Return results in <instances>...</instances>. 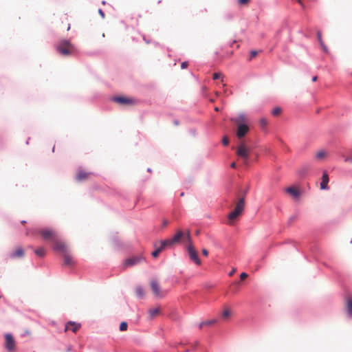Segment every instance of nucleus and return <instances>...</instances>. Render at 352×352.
<instances>
[{
  "instance_id": "42",
  "label": "nucleus",
  "mask_w": 352,
  "mask_h": 352,
  "mask_svg": "<svg viewBox=\"0 0 352 352\" xmlns=\"http://www.w3.org/2000/svg\"><path fill=\"white\" fill-rule=\"evenodd\" d=\"M345 162H351L352 163V157H348L345 159Z\"/></svg>"
},
{
  "instance_id": "26",
  "label": "nucleus",
  "mask_w": 352,
  "mask_h": 352,
  "mask_svg": "<svg viewBox=\"0 0 352 352\" xmlns=\"http://www.w3.org/2000/svg\"><path fill=\"white\" fill-rule=\"evenodd\" d=\"M281 111H282V110L280 107H275L272 111V114L274 116H277L280 114Z\"/></svg>"
},
{
  "instance_id": "5",
  "label": "nucleus",
  "mask_w": 352,
  "mask_h": 352,
  "mask_svg": "<svg viewBox=\"0 0 352 352\" xmlns=\"http://www.w3.org/2000/svg\"><path fill=\"white\" fill-rule=\"evenodd\" d=\"M183 236L184 232L182 230H178L172 239L161 241H160V243H162L165 248L170 247L172 245L179 242Z\"/></svg>"
},
{
  "instance_id": "10",
  "label": "nucleus",
  "mask_w": 352,
  "mask_h": 352,
  "mask_svg": "<svg viewBox=\"0 0 352 352\" xmlns=\"http://www.w3.org/2000/svg\"><path fill=\"white\" fill-rule=\"evenodd\" d=\"M142 260H143V257L141 256L129 258L125 260L124 266V267H132L140 263Z\"/></svg>"
},
{
  "instance_id": "25",
  "label": "nucleus",
  "mask_w": 352,
  "mask_h": 352,
  "mask_svg": "<svg viewBox=\"0 0 352 352\" xmlns=\"http://www.w3.org/2000/svg\"><path fill=\"white\" fill-rule=\"evenodd\" d=\"M327 156V153L324 151L323 150H321V151H319L316 155V157L318 159V160H322L323 158H324L325 157Z\"/></svg>"
},
{
  "instance_id": "15",
  "label": "nucleus",
  "mask_w": 352,
  "mask_h": 352,
  "mask_svg": "<svg viewBox=\"0 0 352 352\" xmlns=\"http://www.w3.org/2000/svg\"><path fill=\"white\" fill-rule=\"evenodd\" d=\"M114 100L122 104H133L134 103V100L131 98H126V97H117L114 99Z\"/></svg>"
},
{
  "instance_id": "18",
  "label": "nucleus",
  "mask_w": 352,
  "mask_h": 352,
  "mask_svg": "<svg viewBox=\"0 0 352 352\" xmlns=\"http://www.w3.org/2000/svg\"><path fill=\"white\" fill-rule=\"evenodd\" d=\"M182 239L184 242H186L187 247L188 245L192 244V242L191 238H190V230H187L186 233H184V236L182 237Z\"/></svg>"
},
{
  "instance_id": "6",
  "label": "nucleus",
  "mask_w": 352,
  "mask_h": 352,
  "mask_svg": "<svg viewBox=\"0 0 352 352\" xmlns=\"http://www.w3.org/2000/svg\"><path fill=\"white\" fill-rule=\"evenodd\" d=\"M236 154L240 157H241L246 164V161L248 160L250 155V148L242 143L238 146L236 149Z\"/></svg>"
},
{
  "instance_id": "17",
  "label": "nucleus",
  "mask_w": 352,
  "mask_h": 352,
  "mask_svg": "<svg viewBox=\"0 0 352 352\" xmlns=\"http://www.w3.org/2000/svg\"><path fill=\"white\" fill-rule=\"evenodd\" d=\"M23 255L24 251L22 248L19 247L15 251L10 254V257L14 258L17 257H22L23 256Z\"/></svg>"
},
{
  "instance_id": "14",
  "label": "nucleus",
  "mask_w": 352,
  "mask_h": 352,
  "mask_svg": "<svg viewBox=\"0 0 352 352\" xmlns=\"http://www.w3.org/2000/svg\"><path fill=\"white\" fill-rule=\"evenodd\" d=\"M80 327V324L74 322H69L65 324V331H72L76 333Z\"/></svg>"
},
{
  "instance_id": "35",
  "label": "nucleus",
  "mask_w": 352,
  "mask_h": 352,
  "mask_svg": "<svg viewBox=\"0 0 352 352\" xmlns=\"http://www.w3.org/2000/svg\"><path fill=\"white\" fill-rule=\"evenodd\" d=\"M257 54H258V52L257 51H252L250 52V59H252V58L256 57L257 56Z\"/></svg>"
},
{
  "instance_id": "33",
  "label": "nucleus",
  "mask_w": 352,
  "mask_h": 352,
  "mask_svg": "<svg viewBox=\"0 0 352 352\" xmlns=\"http://www.w3.org/2000/svg\"><path fill=\"white\" fill-rule=\"evenodd\" d=\"M221 76H222V74L221 73H214L213 74V79L214 80H217V79L220 78Z\"/></svg>"
},
{
  "instance_id": "30",
  "label": "nucleus",
  "mask_w": 352,
  "mask_h": 352,
  "mask_svg": "<svg viewBox=\"0 0 352 352\" xmlns=\"http://www.w3.org/2000/svg\"><path fill=\"white\" fill-rule=\"evenodd\" d=\"M230 310L229 309H226L222 313V317L223 318H227L230 316Z\"/></svg>"
},
{
  "instance_id": "24",
  "label": "nucleus",
  "mask_w": 352,
  "mask_h": 352,
  "mask_svg": "<svg viewBox=\"0 0 352 352\" xmlns=\"http://www.w3.org/2000/svg\"><path fill=\"white\" fill-rule=\"evenodd\" d=\"M347 312L349 315H352V299L349 298L346 301Z\"/></svg>"
},
{
  "instance_id": "40",
  "label": "nucleus",
  "mask_w": 352,
  "mask_h": 352,
  "mask_svg": "<svg viewBox=\"0 0 352 352\" xmlns=\"http://www.w3.org/2000/svg\"><path fill=\"white\" fill-rule=\"evenodd\" d=\"M240 4H245L249 2V0H239Z\"/></svg>"
},
{
  "instance_id": "37",
  "label": "nucleus",
  "mask_w": 352,
  "mask_h": 352,
  "mask_svg": "<svg viewBox=\"0 0 352 352\" xmlns=\"http://www.w3.org/2000/svg\"><path fill=\"white\" fill-rule=\"evenodd\" d=\"M320 46L322 47L323 51L325 52H328L327 47V46L324 45L323 42H321V43H320Z\"/></svg>"
},
{
  "instance_id": "44",
  "label": "nucleus",
  "mask_w": 352,
  "mask_h": 352,
  "mask_svg": "<svg viewBox=\"0 0 352 352\" xmlns=\"http://www.w3.org/2000/svg\"><path fill=\"white\" fill-rule=\"evenodd\" d=\"M98 12H99L100 14L102 16V17L104 18V14L103 11L101 9H99Z\"/></svg>"
},
{
  "instance_id": "21",
  "label": "nucleus",
  "mask_w": 352,
  "mask_h": 352,
  "mask_svg": "<svg viewBox=\"0 0 352 352\" xmlns=\"http://www.w3.org/2000/svg\"><path fill=\"white\" fill-rule=\"evenodd\" d=\"M160 312V307H155L149 309L148 314L151 318H154L157 316Z\"/></svg>"
},
{
  "instance_id": "16",
  "label": "nucleus",
  "mask_w": 352,
  "mask_h": 352,
  "mask_svg": "<svg viewBox=\"0 0 352 352\" xmlns=\"http://www.w3.org/2000/svg\"><path fill=\"white\" fill-rule=\"evenodd\" d=\"M328 183H329V176H328V174L326 172H324V173H323V175L322 177V181L320 182V188L322 190L327 189Z\"/></svg>"
},
{
  "instance_id": "48",
  "label": "nucleus",
  "mask_w": 352,
  "mask_h": 352,
  "mask_svg": "<svg viewBox=\"0 0 352 352\" xmlns=\"http://www.w3.org/2000/svg\"><path fill=\"white\" fill-rule=\"evenodd\" d=\"M70 30V24L68 25V27H67V30Z\"/></svg>"
},
{
  "instance_id": "12",
  "label": "nucleus",
  "mask_w": 352,
  "mask_h": 352,
  "mask_svg": "<svg viewBox=\"0 0 352 352\" xmlns=\"http://www.w3.org/2000/svg\"><path fill=\"white\" fill-rule=\"evenodd\" d=\"M92 173L89 172H85L84 170H79L76 175V180L78 182H83L90 178Z\"/></svg>"
},
{
  "instance_id": "11",
  "label": "nucleus",
  "mask_w": 352,
  "mask_h": 352,
  "mask_svg": "<svg viewBox=\"0 0 352 352\" xmlns=\"http://www.w3.org/2000/svg\"><path fill=\"white\" fill-rule=\"evenodd\" d=\"M63 259H64V265H68V266H73L75 265V261L70 254L69 251L64 253L63 254Z\"/></svg>"
},
{
  "instance_id": "19",
  "label": "nucleus",
  "mask_w": 352,
  "mask_h": 352,
  "mask_svg": "<svg viewBox=\"0 0 352 352\" xmlns=\"http://www.w3.org/2000/svg\"><path fill=\"white\" fill-rule=\"evenodd\" d=\"M286 192L293 196L294 197H298L299 195L298 190L294 187H289L286 189Z\"/></svg>"
},
{
  "instance_id": "36",
  "label": "nucleus",
  "mask_w": 352,
  "mask_h": 352,
  "mask_svg": "<svg viewBox=\"0 0 352 352\" xmlns=\"http://www.w3.org/2000/svg\"><path fill=\"white\" fill-rule=\"evenodd\" d=\"M248 276V274L245 273V272H243L240 275V278L241 280H244L245 278H246Z\"/></svg>"
},
{
  "instance_id": "29",
  "label": "nucleus",
  "mask_w": 352,
  "mask_h": 352,
  "mask_svg": "<svg viewBox=\"0 0 352 352\" xmlns=\"http://www.w3.org/2000/svg\"><path fill=\"white\" fill-rule=\"evenodd\" d=\"M154 248L157 249V250H160V252L165 248V247L162 244V243H160V241L159 242H155L154 244Z\"/></svg>"
},
{
  "instance_id": "32",
  "label": "nucleus",
  "mask_w": 352,
  "mask_h": 352,
  "mask_svg": "<svg viewBox=\"0 0 352 352\" xmlns=\"http://www.w3.org/2000/svg\"><path fill=\"white\" fill-rule=\"evenodd\" d=\"M160 253V250L155 248V251H153L152 252V256L154 258H157L159 256Z\"/></svg>"
},
{
  "instance_id": "20",
  "label": "nucleus",
  "mask_w": 352,
  "mask_h": 352,
  "mask_svg": "<svg viewBox=\"0 0 352 352\" xmlns=\"http://www.w3.org/2000/svg\"><path fill=\"white\" fill-rule=\"evenodd\" d=\"M34 253L38 257H44L45 256L46 251L43 247H39L34 250Z\"/></svg>"
},
{
  "instance_id": "50",
  "label": "nucleus",
  "mask_w": 352,
  "mask_h": 352,
  "mask_svg": "<svg viewBox=\"0 0 352 352\" xmlns=\"http://www.w3.org/2000/svg\"><path fill=\"white\" fill-rule=\"evenodd\" d=\"M215 111H219V109L217 107H216Z\"/></svg>"
},
{
  "instance_id": "43",
  "label": "nucleus",
  "mask_w": 352,
  "mask_h": 352,
  "mask_svg": "<svg viewBox=\"0 0 352 352\" xmlns=\"http://www.w3.org/2000/svg\"><path fill=\"white\" fill-rule=\"evenodd\" d=\"M298 3L302 6V8H305V6L302 1V0H297Z\"/></svg>"
},
{
  "instance_id": "39",
  "label": "nucleus",
  "mask_w": 352,
  "mask_h": 352,
  "mask_svg": "<svg viewBox=\"0 0 352 352\" xmlns=\"http://www.w3.org/2000/svg\"><path fill=\"white\" fill-rule=\"evenodd\" d=\"M202 254L205 256H207L208 255V251L206 250V249H203L202 250Z\"/></svg>"
},
{
  "instance_id": "7",
  "label": "nucleus",
  "mask_w": 352,
  "mask_h": 352,
  "mask_svg": "<svg viewBox=\"0 0 352 352\" xmlns=\"http://www.w3.org/2000/svg\"><path fill=\"white\" fill-rule=\"evenodd\" d=\"M52 244L54 249L56 251L61 252L63 254L69 251L67 246L62 240L59 239V236H58L56 240L54 241Z\"/></svg>"
},
{
  "instance_id": "4",
  "label": "nucleus",
  "mask_w": 352,
  "mask_h": 352,
  "mask_svg": "<svg viewBox=\"0 0 352 352\" xmlns=\"http://www.w3.org/2000/svg\"><path fill=\"white\" fill-rule=\"evenodd\" d=\"M244 118L245 117L243 116H241L239 118L232 119V120L238 125L236 131V136L238 137V138H243L249 131V127L248 125L240 123L241 121L244 120Z\"/></svg>"
},
{
  "instance_id": "9",
  "label": "nucleus",
  "mask_w": 352,
  "mask_h": 352,
  "mask_svg": "<svg viewBox=\"0 0 352 352\" xmlns=\"http://www.w3.org/2000/svg\"><path fill=\"white\" fill-rule=\"evenodd\" d=\"M5 340H6V342H5L6 349L10 352L14 351L16 344H15L14 339L13 338L12 336L10 334H6L5 336Z\"/></svg>"
},
{
  "instance_id": "49",
  "label": "nucleus",
  "mask_w": 352,
  "mask_h": 352,
  "mask_svg": "<svg viewBox=\"0 0 352 352\" xmlns=\"http://www.w3.org/2000/svg\"><path fill=\"white\" fill-rule=\"evenodd\" d=\"M294 219H295V217H292V218H290V220H291V221H294Z\"/></svg>"
},
{
  "instance_id": "8",
  "label": "nucleus",
  "mask_w": 352,
  "mask_h": 352,
  "mask_svg": "<svg viewBox=\"0 0 352 352\" xmlns=\"http://www.w3.org/2000/svg\"><path fill=\"white\" fill-rule=\"evenodd\" d=\"M187 251L188 255L192 261H193L197 265H201V261L198 257L197 251L195 250L192 244L188 245L187 247Z\"/></svg>"
},
{
  "instance_id": "3",
  "label": "nucleus",
  "mask_w": 352,
  "mask_h": 352,
  "mask_svg": "<svg viewBox=\"0 0 352 352\" xmlns=\"http://www.w3.org/2000/svg\"><path fill=\"white\" fill-rule=\"evenodd\" d=\"M56 50L63 56H69L76 52V47L69 41L62 40L57 44Z\"/></svg>"
},
{
  "instance_id": "23",
  "label": "nucleus",
  "mask_w": 352,
  "mask_h": 352,
  "mask_svg": "<svg viewBox=\"0 0 352 352\" xmlns=\"http://www.w3.org/2000/svg\"><path fill=\"white\" fill-rule=\"evenodd\" d=\"M136 294L138 297L142 298L144 296V292L141 286H138L135 289Z\"/></svg>"
},
{
  "instance_id": "38",
  "label": "nucleus",
  "mask_w": 352,
  "mask_h": 352,
  "mask_svg": "<svg viewBox=\"0 0 352 352\" xmlns=\"http://www.w3.org/2000/svg\"><path fill=\"white\" fill-rule=\"evenodd\" d=\"M188 65V63H187V62H183V63H182V65H181V67H182V69H186V68H187Z\"/></svg>"
},
{
  "instance_id": "41",
  "label": "nucleus",
  "mask_w": 352,
  "mask_h": 352,
  "mask_svg": "<svg viewBox=\"0 0 352 352\" xmlns=\"http://www.w3.org/2000/svg\"><path fill=\"white\" fill-rule=\"evenodd\" d=\"M318 38L319 43H321V42H322V36H321L320 32H318Z\"/></svg>"
},
{
  "instance_id": "46",
  "label": "nucleus",
  "mask_w": 352,
  "mask_h": 352,
  "mask_svg": "<svg viewBox=\"0 0 352 352\" xmlns=\"http://www.w3.org/2000/svg\"><path fill=\"white\" fill-rule=\"evenodd\" d=\"M236 163H235V162H232V163L231 164V167H232V168H236Z\"/></svg>"
},
{
  "instance_id": "34",
  "label": "nucleus",
  "mask_w": 352,
  "mask_h": 352,
  "mask_svg": "<svg viewBox=\"0 0 352 352\" xmlns=\"http://www.w3.org/2000/svg\"><path fill=\"white\" fill-rule=\"evenodd\" d=\"M222 142H223L224 146H228V144H229L228 138L226 136L223 137V138L222 140Z\"/></svg>"
},
{
  "instance_id": "2",
  "label": "nucleus",
  "mask_w": 352,
  "mask_h": 352,
  "mask_svg": "<svg viewBox=\"0 0 352 352\" xmlns=\"http://www.w3.org/2000/svg\"><path fill=\"white\" fill-rule=\"evenodd\" d=\"M248 189L244 191V195L246 194ZM245 195L241 197L236 203L234 210L228 214V223L232 225L234 221L242 214L245 208Z\"/></svg>"
},
{
  "instance_id": "47",
  "label": "nucleus",
  "mask_w": 352,
  "mask_h": 352,
  "mask_svg": "<svg viewBox=\"0 0 352 352\" xmlns=\"http://www.w3.org/2000/svg\"><path fill=\"white\" fill-rule=\"evenodd\" d=\"M317 79H318V77H317V76H314V77L312 78V81H313V82H316V81L317 80Z\"/></svg>"
},
{
  "instance_id": "13",
  "label": "nucleus",
  "mask_w": 352,
  "mask_h": 352,
  "mask_svg": "<svg viewBox=\"0 0 352 352\" xmlns=\"http://www.w3.org/2000/svg\"><path fill=\"white\" fill-rule=\"evenodd\" d=\"M151 289H152V292L154 294V295L157 297H160L161 296L160 287V285H159V283H157V281L155 280H151Z\"/></svg>"
},
{
  "instance_id": "45",
  "label": "nucleus",
  "mask_w": 352,
  "mask_h": 352,
  "mask_svg": "<svg viewBox=\"0 0 352 352\" xmlns=\"http://www.w3.org/2000/svg\"><path fill=\"white\" fill-rule=\"evenodd\" d=\"M236 272V270L235 269H233L230 273H229V276H232Z\"/></svg>"
},
{
  "instance_id": "27",
  "label": "nucleus",
  "mask_w": 352,
  "mask_h": 352,
  "mask_svg": "<svg viewBox=\"0 0 352 352\" xmlns=\"http://www.w3.org/2000/svg\"><path fill=\"white\" fill-rule=\"evenodd\" d=\"M216 322V320H210L206 322H203L200 324V328H201L204 325H211Z\"/></svg>"
},
{
  "instance_id": "1",
  "label": "nucleus",
  "mask_w": 352,
  "mask_h": 352,
  "mask_svg": "<svg viewBox=\"0 0 352 352\" xmlns=\"http://www.w3.org/2000/svg\"><path fill=\"white\" fill-rule=\"evenodd\" d=\"M25 234L26 236L39 234L44 241H50L52 243L58 236V232L54 229L50 228L28 229Z\"/></svg>"
},
{
  "instance_id": "22",
  "label": "nucleus",
  "mask_w": 352,
  "mask_h": 352,
  "mask_svg": "<svg viewBox=\"0 0 352 352\" xmlns=\"http://www.w3.org/2000/svg\"><path fill=\"white\" fill-rule=\"evenodd\" d=\"M309 171V167L307 166H302L301 167L299 170H298V174L301 176V177H303L305 176L307 172Z\"/></svg>"
},
{
  "instance_id": "28",
  "label": "nucleus",
  "mask_w": 352,
  "mask_h": 352,
  "mask_svg": "<svg viewBox=\"0 0 352 352\" xmlns=\"http://www.w3.org/2000/svg\"><path fill=\"white\" fill-rule=\"evenodd\" d=\"M259 124H260L261 127L264 128V127H265L267 125L268 121H267V120L266 118H262L259 120Z\"/></svg>"
},
{
  "instance_id": "51",
  "label": "nucleus",
  "mask_w": 352,
  "mask_h": 352,
  "mask_svg": "<svg viewBox=\"0 0 352 352\" xmlns=\"http://www.w3.org/2000/svg\"><path fill=\"white\" fill-rule=\"evenodd\" d=\"M21 223H25V221H21Z\"/></svg>"
},
{
  "instance_id": "31",
  "label": "nucleus",
  "mask_w": 352,
  "mask_h": 352,
  "mask_svg": "<svg viewBox=\"0 0 352 352\" xmlns=\"http://www.w3.org/2000/svg\"><path fill=\"white\" fill-rule=\"evenodd\" d=\"M128 324L126 322H122L120 324V330L121 331H126L127 329Z\"/></svg>"
}]
</instances>
